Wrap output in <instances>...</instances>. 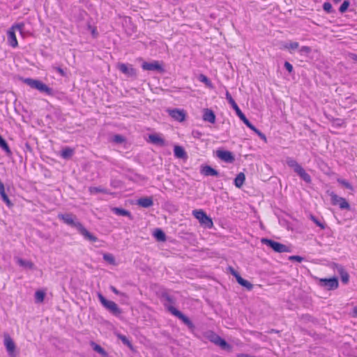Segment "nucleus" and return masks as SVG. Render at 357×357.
<instances>
[{
  "mask_svg": "<svg viewBox=\"0 0 357 357\" xmlns=\"http://www.w3.org/2000/svg\"><path fill=\"white\" fill-rule=\"evenodd\" d=\"M59 218L63 221L66 225L75 227L83 237L90 241L96 242L98 238L90 233L79 222L76 220L75 216L71 213L59 214Z\"/></svg>",
  "mask_w": 357,
  "mask_h": 357,
  "instance_id": "f257e3e1",
  "label": "nucleus"
},
{
  "mask_svg": "<svg viewBox=\"0 0 357 357\" xmlns=\"http://www.w3.org/2000/svg\"><path fill=\"white\" fill-rule=\"evenodd\" d=\"M24 83L29 86L32 89L38 90L40 92L45 93L47 95H53L52 89L38 79L31 78H25L23 79Z\"/></svg>",
  "mask_w": 357,
  "mask_h": 357,
  "instance_id": "f03ea898",
  "label": "nucleus"
},
{
  "mask_svg": "<svg viewBox=\"0 0 357 357\" xmlns=\"http://www.w3.org/2000/svg\"><path fill=\"white\" fill-rule=\"evenodd\" d=\"M24 26V23H18V24H13L8 30V31H7L8 43L11 47H17L18 43H17V38L15 36V31H18L22 33Z\"/></svg>",
  "mask_w": 357,
  "mask_h": 357,
  "instance_id": "7ed1b4c3",
  "label": "nucleus"
},
{
  "mask_svg": "<svg viewBox=\"0 0 357 357\" xmlns=\"http://www.w3.org/2000/svg\"><path fill=\"white\" fill-rule=\"evenodd\" d=\"M98 297L101 304L113 315L119 316L122 313L121 310L114 301L107 300L100 293L98 294Z\"/></svg>",
  "mask_w": 357,
  "mask_h": 357,
  "instance_id": "20e7f679",
  "label": "nucleus"
},
{
  "mask_svg": "<svg viewBox=\"0 0 357 357\" xmlns=\"http://www.w3.org/2000/svg\"><path fill=\"white\" fill-rule=\"evenodd\" d=\"M192 215L197 218L199 223L206 228H211L213 226L212 219L208 217L203 210H194Z\"/></svg>",
  "mask_w": 357,
  "mask_h": 357,
  "instance_id": "39448f33",
  "label": "nucleus"
},
{
  "mask_svg": "<svg viewBox=\"0 0 357 357\" xmlns=\"http://www.w3.org/2000/svg\"><path fill=\"white\" fill-rule=\"evenodd\" d=\"M261 242L272 248L275 252L279 253L290 252V249L287 246L271 239L261 238Z\"/></svg>",
  "mask_w": 357,
  "mask_h": 357,
  "instance_id": "423d86ee",
  "label": "nucleus"
},
{
  "mask_svg": "<svg viewBox=\"0 0 357 357\" xmlns=\"http://www.w3.org/2000/svg\"><path fill=\"white\" fill-rule=\"evenodd\" d=\"M167 309L173 315L181 319L186 326H188V328L191 329L195 328V326L190 319L174 306H169L167 307Z\"/></svg>",
  "mask_w": 357,
  "mask_h": 357,
  "instance_id": "0eeeda50",
  "label": "nucleus"
},
{
  "mask_svg": "<svg viewBox=\"0 0 357 357\" xmlns=\"http://www.w3.org/2000/svg\"><path fill=\"white\" fill-rule=\"evenodd\" d=\"M226 98L228 100L229 103L231 105L232 108L235 110L237 116L239 119L244 123L245 121L248 120L245 114L241 112L238 105L236 103L235 100L231 97L229 92L227 91L226 92Z\"/></svg>",
  "mask_w": 357,
  "mask_h": 357,
  "instance_id": "6e6552de",
  "label": "nucleus"
},
{
  "mask_svg": "<svg viewBox=\"0 0 357 357\" xmlns=\"http://www.w3.org/2000/svg\"><path fill=\"white\" fill-rule=\"evenodd\" d=\"M209 340L211 342L218 346H220L222 349L229 350L231 349L230 344H229L224 339L215 333H212L209 336Z\"/></svg>",
  "mask_w": 357,
  "mask_h": 357,
  "instance_id": "1a4fd4ad",
  "label": "nucleus"
},
{
  "mask_svg": "<svg viewBox=\"0 0 357 357\" xmlns=\"http://www.w3.org/2000/svg\"><path fill=\"white\" fill-rule=\"evenodd\" d=\"M319 284L328 290H333L338 287V280L336 278H322L319 280Z\"/></svg>",
  "mask_w": 357,
  "mask_h": 357,
  "instance_id": "9d476101",
  "label": "nucleus"
},
{
  "mask_svg": "<svg viewBox=\"0 0 357 357\" xmlns=\"http://www.w3.org/2000/svg\"><path fill=\"white\" fill-rule=\"evenodd\" d=\"M4 345L6 348V350H7L9 356L11 357H15L16 356V355L15 354V347H16L15 344L8 334H6L4 335Z\"/></svg>",
  "mask_w": 357,
  "mask_h": 357,
  "instance_id": "9b49d317",
  "label": "nucleus"
},
{
  "mask_svg": "<svg viewBox=\"0 0 357 357\" xmlns=\"http://www.w3.org/2000/svg\"><path fill=\"white\" fill-rule=\"evenodd\" d=\"M216 155L225 162L232 163L235 160L234 155L229 151L217 150Z\"/></svg>",
  "mask_w": 357,
  "mask_h": 357,
  "instance_id": "f8f14e48",
  "label": "nucleus"
},
{
  "mask_svg": "<svg viewBox=\"0 0 357 357\" xmlns=\"http://www.w3.org/2000/svg\"><path fill=\"white\" fill-rule=\"evenodd\" d=\"M119 70L128 77H136L137 73L135 68L131 65H127L125 63H119L118 65Z\"/></svg>",
  "mask_w": 357,
  "mask_h": 357,
  "instance_id": "ddd939ff",
  "label": "nucleus"
},
{
  "mask_svg": "<svg viewBox=\"0 0 357 357\" xmlns=\"http://www.w3.org/2000/svg\"><path fill=\"white\" fill-rule=\"evenodd\" d=\"M142 68L144 70H149V71H159L162 72L163 68L162 66L158 63L157 61H154L153 62L149 63V62H144L142 65Z\"/></svg>",
  "mask_w": 357,
  "mask_h": 357,
  "instance_id": "4468645a",
  "label": "nucleus"
},
{
  "mask_svg": "<svg viewBox=\"0 0 357 357\" xmlns=\"http://www.w3.org/2000/svg\"><path fill=\"white\" fill-rule=\"evenodd\" d=\"M169 116L174 120L182 122L185 119V114L183 110L178 109H168Z\"/></svg>",
  "mask_w": 357,
  "mask_h": 357,
  "instance_id": "2eb2a0df",
  "label": "nucleus"
},
{
  "mask_svg": "<svg viewBox=\"0 0 357 357\" xmlns=\"http://www.w3.org/2000/svg\"><path fill=\"white\" fill-rule=\"evenodd\" d=\"M200 172L202 174H203L206 176H219V172L208 165L202 166Z\"/></svg>",
  "mask_w": 357,
  "mask_h": 357,
  "instance_id": "dca6fc26",
  "label": "nucleus"
},
{
  "mask_svg": "<svg viewBox=\"0 0 357 357\" xmlns=\"http://www.w3.org/2000/svg\"><path fill=\"white\" fill-rule=\"evenodd\" d=\"M203 120L206 122L214 123L215 122V113L210 109H204L203 114Z\"/></svg>",
  "mask_w": 357,
  "mask_h": 357,
  "instance_id": "f3484780",
  "label": "nucleus"
},
{
  "mask_svg": "<svg viewBox=\"0 0 357 357\" xmlns=\"http://www.w3.org/2000/svg\"><path fill=\"white\" fill-rule=\"evenodd\" d=\"M137 204L143 208H149L153 205L151 197H142L137 200Z\"/></svg>",
  "mask_w": 357,
  "mask_h": 357,
  "instance_id": "a211bd4d",
  "label": "nucleus"
},
{
  "mask_svg": "<svg viewBox=\"0 0 357 357\" xmlns=\"http://www.w3.org/2000/svg\"><path fill=\"white\" fill-rule=\"evenodd\" d=\"M0 196L2 199V200L6 204V205L8 207L13 206V203L8 198V195L6 194L5 192V187L4 184L2 183V181L0 180Z\"/></svg>",
  "mask_w": 357,
  "mask_h": 357,
  "instance_id": "6ab92c4d",
  "label": "nucleus"
},
{
  "mask_svg": "<svg viewBox=\"0 0 357 357\" xmlns=\"http://www.w3.org/2000/svg\"><path fill=\"white\" fill-rule=\"evenodd\" d=\"M149 142L153 144L163 146L165 145V140L157 134H152L149 136Z\"/></svg>",
  "mask_w": 357,
  "mask_h": 357,
  "instance_id": "aec40b11",
  "label": "nucleus"
},
{
  "mask_svg": "<svg viewBox=\"0 0 357 357\" xmlns=\"http://www.w3.org/2000/svg\"><path fill=\"white\" fill-rule=\"evenodd\" d=\"M174 155L177 158L185 159L187 158V153L184 149L180 146H175L174 149Z\"/></svg>",
  "mask_w": 357,
  "mask_h": 357,
  "instance_id": "412c9836",
  "label": "nucleus"
},
{
  "mask_svg": "<svg viewBox=\"0 0 357 357\" xmlns=\"http://www.w3.org/2000/svg\"><path fill=\"white\" fill-rule=\"evenodd\" d=\"M112 211L117 215L127 216L130 220H132V216L130 212L126 209L114 207L112 208Z\"/></svg>",
  "mask_w": 357,
  "mask_h": 357,
  "instance_id": "4be33fe9",
  "label": "nucleus"
},
{
  "mask_svg": "<svg viewBox=\"0 0 357 357\" xmlns=\"http://www.w3.org/2000/svg\"><path fill=\"white\" fill-rule=\"evenodd\" d=\"M17 263L20 266L25 268L28 269H33L34 268V264L31 262V261L24 260L21 258L17 259Z\"/></svg>",
  "mask_w": 357,
  "mask_h": 357,
  "instance_id": "5701e85b",
  "label": "nucleus"
},
{
  "mask_svg": "<svg viewBox=\"0 0 357 357\" xmlns=\"http://www.w3.org/2000/svg\"><path fill=\"white\" fill-rule=\"evenodd\" d=\"M90 344H91V347L93 348V349L95 351H96L97 353L100 354L102 356H103V357L107 356V353L101 346H100L99 344H96V342H94L93 341L90 342Z\"/></svg>",
  "mask_w": 357,
  "mask_h": 357,
  "instance_id": "b1692460",
  "label": "nucleus"
},
{
  "mask_svg": "<svg viewBox=\"0 0 357 357\" xmlns=\"http://www.w3.org/2000/svg\"><path fill=\"white\" fill-rule=\"evenodd\" d=\"M245 180V176L243 172H240L237 174L236 177L234 179V185L236 187L240 188L243 186Z\"/></svg>",
  "mask_w": 357,
  "mask_h": 357,
  "instance_id": "393cba45",
  "label": "nucleus"
},
{
  "mask_svg": "<svg viewBox=\"0 0 357 357\" xmlns=\"http://www.w3.org/2000/svg\"><path fill=\"white\" fill-rule=\"evenodd\" d=\"M0 148L3 149L8 155H10L12 154V151L6 141L0 135Z\"/></svg>",
  "mask_w": 357,
  "mask_h": 357,
  "instance_id": "a878e982",
  "label": "nucleus"
},
{
  "mask_svg": "<svg viewBox=\"0 0 357 357\" xmlns=\"http://www.w3.org/2000/svg\"><path fill=\"white\" fill-rule=\"evenodd\" d=\"M297 174L303 180L305 181L306 183H311V176H310V174H308L303 168H302L300 171H298V172L297 173Z\"/></svg>",
  "mask_w": 357,
  "mask_h": 357,
  "instance_id": "bb28decb",
  "label": "nucleus"
},
{
  "mask_svg": "<svg viewBox=\"0 0 357 357\" xmlns=\"http://www.w3.org/2000/svg\"><path fill=\"white\" fill-rule=\"evenodd\" d=\"M339 273L340 275L342 282L344 284H347L349 280L348 273L342 267H340L339 269Z\"/></svg>",
  "mask_w": 357,
  "mask_h": 357,
  "instance_id": "cd10ccee",
  "label": "nucleus"
},
{
  "mask_svg": "<svg viewBox=\"0 0 357 357\" xmlns=\"http://www.w3.org/2000/svg\"><path fill=\"white\" fill-rule=\"evenodd\" d=\"M153 235L158 241H165L166 240L165 234L160 229H157L154 231Z\"/></svg>",
  "mask_w": 357,
  "mask_h": 357,
  "instance_id": "c85d7f7f",
  "label": "nucleus"
},
{
  "mask_svg": "<svg viewBox=\"0 0 357 357\" xmlns=\"http://www.w3.org/2000/svg\"><path fill=\"white\" fill-rule=\"evenodd\" d=\"M199 80L206 84V86H208L210 89H213V86L211 82V80L204 75L200 74L199 75Z\"/></svg>",
  "mask_w": 357,
  "mask_h": 357,
  "instance_id": "c756f323",
  "label": "nucleus"
},
{
  "mask_svg": "<svg viewBox=\"0 0 357 357\" xmlns=\"http://www.w3.org/2000/svg\"><path fill=\"white\" fill-rule=\"evenodd\" d=\"M73 154V150L69 147H67L62 150L61 155L63 158H70Z\"/></svg>",
  "mask_w": 357,
  "mask_h": 357,
  "instance_id": "7c9ffc66",
  "label": "nucleus"
},
{
  "mask_svg": "<svg viewBox=\"0 0 357 357\" xmlns=\"http://www.w3.org/2000/svg\"><path fill=\"white\" fill-rule=\"evenodd\" d=\"M45 296V292L42 291H37L35 293V299L37 303H42L44 301Z\"/></svg>",
  "mask_w": 357,
  "mask_h": 357,
  "instance_id": "2f4dec72",
  "label": "nucleus"
},
{
  "mask_svg": "<svg viewBox=\"0 0 357 357\" xmlns=\"http://www.w3.org/2000/svg\"><path fill=\"white\" fill-rule=\"evenodd\" d=\"M118 337L121 342L126 346H128L131 350H133V347L130 340L123 335H119Z\"/></svg>",
  "mask_w": 357,
  "mask_h": 357,
  "instance_id": "473e14b6",
  "label": "nucleus"
},
{
  "mask_svg": "<svg viewBox=\"0 0 357 357\" xmlns=\"http://www.w3.org/2000/svg\"><path fill=\"white\" fill-rule=\"evenodd\" d=\"M330 196H331V204L333 205H334V206L338 205V204L340 202V199H341L342 197H339L338 195H337L334 192H331L330 194Z\"/></svg>",
  "mask_w": 357,
  "mask_h": 357,
  "instance_id": "72a5a7b5",
  "label": "nucleus"
},
{
  "mask_svg": "<svg viewBox=\"0 0 357 357\" xmlns=\"http://www.w3.org/2000/svg\"><path fill=\"white\" fill-rule=\"evenodd\" d=\"M89 192L91 193H98V192H102V193H105V194L107 193V190L102 187H90Z\"/></svg>",
  "mask_w": 357,
  "mask_h": 357,
  "instance_id": "f704fd0d",
  "label": "nucleus"
},
{
  "mask_svg": "<svg viewBox=\"0 0 357 357\" xmlns=\"http://www.w3.org/2000/svg\"><path fill=\"white\" fill-rule=\"evenodd\" d=\"M338 206L341 209H347L350 210V205L348 202L343 197L341 198L340 202L338 204Z\"/></svg>",
  "mask_w": 357,
  "mask_h": 357,
  "instance_id": "c9c22d12",
  "label": "nucleus"
},
{
  "mask_svg": "<svg viewBox=\"0 0 357 357\" xmlns=\"http://www.w3.org/2000/svg\"><path fill=\"white\" fill-rule=\"evenodd\" d=\"M337 182L341 184L342 185H343L344 188H346L347 189H349V190H354V188L353 186L351 185V184L350 183H349L347 181L344 180V179H342V178H337Z\"/></svg>",
  "mask_w": 357,
  "mask_h": 357,
  "instance_id": "e433bc0d",
  "label": "nucleus"
},
{
  "mask_svg": "<svg viewBox=\"0 0 357 357\" xmlns=\"http://www.w3.org/2000/svg\"><path fill=\"white\" fill-rule=\"evenodd\" d=\"M103 259L110 264H114L115 259L112 254L105 253L103 255Z\"/></svg>",
  "mask_w": 357,
  "mask_h": 357,
  "instance_id": "4c0bfd02",
  "label": "nucleus"
},
{
  "mask_svg": "<svg viewBox=\"0 0 357 357\" xmlns=\"http://www.w3.org/2000/svg\"><path fill=\"white\" fill-rule=\"evenodd\" d=\"M349 5H350V2L349 0L344 1L343 3H342V5L340 6V7L339 8V11L341 13H345L347 11V10L348 9Z\"/></svg>",
  "mask_w": 357,
  "mask_h": 357,
  "instance_id": "58836bf2",
  "label": "nucleus"
},
{
  "mask_svg": "<svg viewBox=\"0 0 357 357\" xmlns=\"http://www.w3.org/2000/svg\"><path fill=\"white\" fill-rule=\"evenodd\" d=\"M238 284L246 288L248 290H252L253 288V284L245 279L241 280Z\"/></svg>",
  "mask_w": 357,
  "mask_h": 357,
  "instance_id": "ea45409f",
  "label": "nucleus"
},
{
  "mask_svg": "<svg viewBox=\"0 0 357 357\" xmlns=\"http://www.w3.org/2000/svg\"><path fill=\"white\" fill-rule=\"evenodd\" d=\"M310 218L317 225V226L319 227L321 229H325V225L322 223L318 218H317L314 215H310Z\"/></svg>",
  "mask_w": 357,
  "mask_h": 357,
  "instance_id": "a19ab883",
  "label": "nucleus"
},
{
  "mask_svg": "<svg viewBox=\"0 0 357 357\" xmlns=\"http://www.w3.org/2000/svg\"><path fill=\"white\" fill-rule=\"evenodd\" d=\"M323 9L328 13H332L334 12V10H333L332 5L329 2H325L323 4Z\"/></svg>",
  "mask_w": 357,
  "mask_h": 357,
  "instance_id": "79ce46f5",
  "label": "nucleus"
},
{
  "mask_svg": "<svg viewBox=\"0 0 357 357\" xmlns=\"http://www.w3.org/2000/svg\"><path fill=\"white\" fill-rule=\"evenodd\" d=\"M299 47V44L297 42H291L289 44H286L284 45V47L285 49H289V50H296Z\"/></svg>",
  "mask_w": 357,
  "mask_h": 357,
  "instance_id": "37998d69",
  "label": "nucleus"
},
{
  "mask_svg": "<svg viewBox=\"0 0 357 357\" xmlns=\"http://www.w3.org/2000/svg\"><path fill=\"white\" fill-rule=\"evenodd\" d=\"M244 123L252 131H254L256 134H257L259 132V130H258L253 124H252L250 121L248 119L245 121Z\"/></svg>",
  "mask_w": 357,
  "mask_h": 357,
  "instance_id": "c03bdc74",
  "label": "nucleus"
},
{
  "mask_svg": "<svg viewBox=\"0 0 357 357\" xmlns=\"http://www.w3.org/2000/svg\"><path fill=\"white\" fill-rule=\"evenodd\" d=\"M289 260H290L291 261H296L298 262H301V261H303V258L298 255H292L289 257Z\"/></svg>",
  "mask_w": 357,
  "mask_h": 357,
  "instance_id": "a18cd8bd",
  "label": "nucleus"
},
{
  "mask_svg": "<svg viewBox=\"0 0 357 357\" xmlns=\"http://www.w3.org/2000/svg\"><path fill=\"white\" fill-rule=\"evenodd\" d=\"M301 53L308 54L311 52V48L308 46H303L299 50Z\"/></svg>",
  "mask_w": 357,
  "mask_h": 357,
  "instance_id": "49530a36",
  "label": "nucleus"
},
{
  "mask_svg": "<svg viewBox=\"0 0 357 357\" xmlns=\"http://www.w3.org/2000/svg\"><path fill=\"white\" fill-rule=\"evenodd\" d=\"M162 298L165 299V301H167L168 303H174V299L172 298V296H171L170 295H169L167 293H164L162 294Z\"/></svg>",
  "mask_w": 357,
  "mask_h": 357,
  "instance_id": "de8ad7c7",
  "label": "nucleus"
},
{
  "mask_svg": "<svg viewBox=\"0 0 357 357\" xmlns=\"http://www.w3.org/2000/svg\"><path fill=\"white\" fill-rule=\"evenodd\" d=\"M296 162V160H294V158H290V157H287L286 158V164L289 167H291L294 164L295 162Z\"/></svg>",
  "mask_w": 357,
  "mask_h": 357,
  "instance_id": "09e8293b",
  "label": "nucleus"
},
{
  "mask_svg": "<svg viewBox=\"0 0 357 357\" xmlns=\"http://www.w3.org/2000/svg\"><path fill=\"white\" fill-rule=\"evenodd\" d=\"M114 141L116 143H122L124 142V138L120 135H116L114 137Z\"/></svg>",
  "mask_w": 357,
  "mask_h": 357,
  "instance_id": "8fccbe9b",
  "label": "nucleus"
},
{
  "mask_svg": "<svg viewBox=\"0 0 357 357\" xmlns=\"http://www.w3.org/2000/svg\"><path fill=\"white\" fill-rule=\"evenodd\" d=\"M294 169V171L297 174L298 171H300L303 167L301 165H299L297 162L291 167Z\"/></svg>",
  "mask_w": 357,
  "mask_h": 357,
  "instance_id": "3c124183",
  "label": "nucleus"
},
{
  "mask_svg": "<svg viewBox=\"0 0 357 357\" xmlns=\"http://www.w3.org/2000/svg\"><path fill=\"white\" fill-rule=\"evenodd\" d=\"M284 66L289 73H291L293 71V66L289 62L285 61Z\"/></svg>",
  "mask_w": 357,
  "mask_h": 357,
  "instance_id": "603ef678",
  "label": "nucleus"
},
{
  "mask_svg": "<svg viewBox=\"0 0 357 357\" xmlns=\"http://www.w3.org/2000/svg\"><path fill=\"white\" fill-rule=\"evenodd\" d=\"M109 288H110L111 291H112L113 293H114L115 294H116V295H123V296H124V295H125L123 293L120 292V291H119V290H118L115 287H114V286H110V287H109Z\"/></svg>",
  "mask_w": 357,
  "mask_h": 357,
  "instance_id": "864d4df0",
  "label": "nucleus"
},
{
  "mask_svg": "<svg viewBox=\"0 0 357 357\" xmlns=\"http://www.w3.org/2000/svg\"><path fill=\"white\" fill-rule=\"evenodd\" d=\"M54 69H55L61 76H63V77L66 76V73L61 68L54 67Z\"/></svg>",
  "mask_w": 357,
  "mask_h": 357,
  "instance_id": "5fc2aeb1",
  "label": "nucleus"
},
{
  "mask_svg": "<svg viewBox=\"0 0 357 357\" xmlns=\"http://www.w3.org/2000/svg\"><path fill=\"white\" fill-rule=\"evenodd\" d=\"M229 270L230 271V273L233 275V276H235L237 273H238L236 271L234 270V268H233L232 267L229 266Z\"/></svg>",
  "mask_w": 357,
  "mask_h": 357,
  "instance_id": "6e6d98bb",
  "label": "nucleus"
},
{
  "mask_svg": "<svg viewBox=\"0 0 357 357\" xmlns=\"http://www.w3.org/2000/svg\"><path fill=\"white\" fill-rule=\"evenodd\" d=\"M235 278L236 279V281L238 282V283H239L241 282V280H242L243 278L239 275V273H237L235 276Z\"/></svg>",
  "mask_w": 357,
  "mask_h": 357,
  "instance_id": "4d7b16f0",
  "label": "nucleus"
},
{
  "mask_svg": "<svg viewBox=\"0 0 357 357\" xmlns=\"http://www.w3.org/2000/svg\"><path fill=\"white\" fill-rule=\"evenodd\" d=\"M258 136L260 137L261 139H266V136L264 134H263L260 130L259 132L257 133Z\"/></svg>",
  "mask_w": 357,
  "mask_h": 357,
  "instance_id": "13d9d810",
  "label": "nucleus"
},
{
  "mask_svg": "<svg viewBox=\"0 0 357 357\" xmlns=\"http://www.w3.org/2000/svg\"><path fill=\"white\" fill-rule=\"evenodd\" d=\"M237 357H250V356L246 354H240L237 355Z\"/></svg>",
  "mask_w": 357,
  "mask_h": 357,
  "instance_id": "bf43d9fd",
  "label": "nucleus"
},
{
  "mask_svg": "<svg viewBox=\"0 0 357 357\" xmlns=\"http://www.w3.org/2000/svg\"><path fill=\"white\" fill-rule=\"evenodd\" d=\"M354 316L357 317V307H355L353 310Z\"/></svg>",
  "mask_w": 357,
  "mask_h": 357,
  "instance_id": "052dcab7",
  "label": "nucleus"
},
{
  "mask_svg": "<svg viewBox=\"0 0 357 357\" xmlns=\"http://www.w3.org/2000/svg\"><path fill=\"white\" fill-rule=\"evenodd\" d=\"M92 34H93V36H96V34H97V33H96V29H93V30H92Z\"/></svg>",
  "mask_w": 357,
  "mask_h": 357,
  "instance_id": "680f3d73",
  "label": "nucleus"
},
{
  "mask_svg": "<svg viewBox=\"0 0 357 357\" xmlns=\"http://www.w3.org/2000/svg\"><path fill=\"white\" fill-rule=\"evenodd\" d=\"M269 333H278V331H276V330H275V329H271V330L269 331Z\"/></svg>",
  "mask_w": 357,
  "mask_h": 357,
  "instance_id": "e2e57ef3",
  "label": "nucleus"
},
{
  "mask_svg": "<svg viewBox=\"0 0 357 357\" xmlns=\"http://www.w3.org/2000/svg\"><path fill=\"white\" fill-rule=\"evenodd\" d=\"M335 3H338L340 2L341 0H333Z\"/></svg>",
  "mask_w": 357,
  "mask_h": 357,
  "instance_id": "0e129e2a",
  "label": "nucleus"
}]
</instances>
